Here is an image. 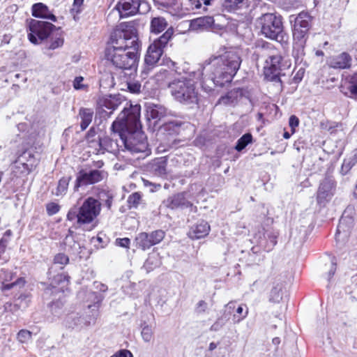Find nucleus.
<instances>
[{"instance_id":"e433bc0d","label":"nucleus","mask_w":357,"mask_h":357,"mask_svg":"<svg viewBox=\"0 0 357 357\" xmlns=\"http://www.w3.org/2000/svg\"><path fill=\"white\" fill-rule=\"evenodd\" d=\"M245 0H225L223 6L228 11H233L245 4Z\"/></svg>"},{"instance_id":"13d9d810","label":"nucleus","mask_w":357,"mask_h":357,"mask_svg":"<svg viewBox=\"0 0 357 357\" xmlns=\"http://www.w3.org/2000/svg\"><path fill=\"white\" fill-rule=\"evenodd\" d=\"M243 311H244V308H243V305H239L238 307V308L236 309V313L241 315L238 319V320H237L238 322L240 321L241 320H242L243 319H244L245 317H246V316L248 315V309H246L245 313L243 314Z\"/></svg>"},{"instance_id":"a211bd4d","label":"nucleus","mask_w":357,"mask_h":357,"mask_svg":"<svg viewBox=\"0 0 357 357\" xmlns=\"http://www.w3.org/2000/svg\"><path fill=\"white\" fill-rule=\"evenodd\" d=\"M354 207L349 206L343 212L337 228L336 235L341 233L347 234L354 225Z\"/></svg>"},{"instance_id":"aec40b11","label":"nucleus","mask_w":357,"mask_h":357,"mask_svg":"<svg viewBox=\"0 0 357 357\" xmlns=\"http://www.w3.org/2000/svg\"><path fill=\"white\" fill-rule=\"evenodd\" d=\"M352 57L347 52H342L341 54L332 56L328 65L334 69H349L351 66Z\"/></svg>"},{"instance_id":"f8f14e48","label":"nucleus","mask_w":357,"mask_h":357,"mask_svg":"<svg viewBox=\"0 0 357 357\" xmlns=\"http://www.w3.org/2000/svg\"><path fill=\"white\" fill-rule=\"evenodd\" d=\"M107 176V172L102 170L93 169L86 172L80 170L77 176L74 190L77 191L79 188L84 185L95 184L102 181Z\"/></svg>"},{"instance_id":"a878e982","label":"nucleus","mask_w":357,"mask_h":357,"mask_svg":"<svg viewBox=\"0 0 357 357\" xmlns=\"http://www.w3.org/2000/svg\"><path fill=\"white\" fill-rule=\"evenodd\" d=\"M149 169L155 176H165L167 174V160L165 158L154 160L149 165Z\"/></svg>"},{"instance_id":"79ce46f5","label":"nucleus","mask_w":357,"mask_h":357,"mask_svg":"<svg viewBox=\"0 0 357 357\" xmlns=\"http://www.w3.org/2000/svg\"><path fill=\"white\" fill-rule=\"evenodd\" d=\"M31 332L28 330L22 329L17 335V338L21 343H26L31 339Z\"/></svg>"},{"instance_id":"69168bd1","label":"nucleus","mask_w":357,"mask_h":357,"mask_svg":"<svg viewBox=\"0 0 357 357\" xmlns=\"http://www.w3.org/2000/svg\"><path fill=\"white\" fill-rule=\"evenodd\" d=\"M217 346H218V344H216L215 342H211L209 344V347H208V350L213 351L215 349H216Z\"/></svg>"},{"instance_id":"58836bf2","label":"nucleus","mask_w":357,"mask_h":357,"mask_svg":"<svg viewBox=\"0 0 357 357\" xmlns=\"http://www.w3.org/2000/svg\"><path fill=\"white\" fill-rule=\"evenodd\" d=\"M141 335L144 342H150L153 337L152 327L149 325H144L142 328Z\"/></svg>"},{"instance_id":"473e14b6","label":"nucleus","mask_w":357,"mask_h":357,"mask_svg":"<svg viewBox=\"0 0 357 357\" xmlns=\"http://www.w3.org/2000/svg\"><path fill=\"white\" fill-rule=\"evenodd\" d=\"M252 135L251 133L248 132L241 136L236 142L235 149L241 152L243 151L248 144L252 143Z\"/></svg>"},{"instance_id":"c85d7f7f","label":"nucleus","mask_w":357,"mask_h":357,"mask_svg":"<svg viewBox=\"0 0 357 357\" xmlns=\"http://www.w3.org/2000/svg\"><path fill=\"white\" fill-rule=\"evenodd\" d=\"M357 163V149H355L351 155L345 158L341 167L340 173L342 175L347 174L351 168Z\"/></svg>"},{"instance_id":"20e7f679","label":"nucleus","mask_w":357,"mask_h":357,"mask_svg":"<svg viewBox=\"0 0 357 357\" xmlns=\"http://www.w3.org/2000/svg\"><path fill=\"white\" fill-rule=\"evenodd\" d=\"M203 76V71L199 69L197 72L192 71L188 77H182L169 82L168 87L174 99L186 105H197L199 97L195 79H199Z\"/></svg>"},{"instance_id":"5fc2aeb1","label":"nucleus","mask_w":357,"mask_h":357,"mask_svg":"<svg viewBox=\"0 0 357 357\" xmlns=\"http://www.w3.org/2000/svg\"><path fill=\"white\" fill-rule=\"evenodd\" d=\"M83 80L84 78L82 77H76L73 82L74 88L77 90L83 89L84 88V85L82 84Z\"/></svg>"},{"instance_id":"a19ab883","label":"nucleus","mask_w":357,"mask_h":357,"mask_svg":"<svg viewBox=\"0 0 357 357\" xmlns=\"http://www.w3.org/2000/svg\"><path fill=\"white\" fill-rule=\"evenodd\" d=\"M12 234L11 230L8 229L4 232L3 237L0 239V254L5 252L9 238L11 236Z\"/></svg>"},{"instance_id":"b1692460","label":"nucleus","mask_w":357,"mask_h":357,"mask_svg":"<svg viewBox=\"0 0 357 357\" xmlns=\"http://www.w3.org/2000/svg\"><path fill=\"white\" fill-rule=\"evenodd\" d=\"M214 22L215 20L213 17L204 16L192 20L190 25L194 29H206L208 28L215 29L216 26L220 29H222L219 25H215Z\"/></svg>"},{"instance_id":"bf43d9fd","label":"nucleus","mask_w":357,"mask_h":357,"mask_svg":"<svg viewBox=\"0 0 357 357\" xmlns=\"http://www.w3.org/2000/svg\"><path fill=\"white\" fill-rule=\"evenodd\" d=\"M335 271H336V264L333 261L331 264V268L328 273V278L327 279L328 281H330L331 279L333 278Z\"/></svg>"},{"instance_id":"3c124183","label":"nucleus","mask_w":357,"mask_h":357,"mask_svg":"<svg viewBox=\"0 0 357 357\" xmlns=\"http://www.w3.org/2000/svg\"><path fill=\"white\" fill-rule=\"evenodd\" d=\"M128 88L131 93H137L140 91L141 84L137 82H129L128 83Z\"/></svg>"},{"instance_id":"de8ad7c7","label":"nucleus","mask_w":357,"mask_h":357,"mask_svg":"<svg viewBox=\"0 0 357 357\" xmlns=\"http://www.w3.org/2000/svg\"><path fill=\"white\" fill-rule=\"evenodd\" d=\"M60 206L54 202L48 203L46 205L47 213L49 215H53L59 211Z\"/></svg>"},{"instance_id":"4468645a","label":"nucleus","mask_w":357,"mask_h":357,"mask_svg":"<svg viewBox=\"0 0 357 357\" xmlns=\"http://www.w3.org/2000/svg\"><path fill=\"white\" fill-rule=\"evenodd\" d=\"M112 131L111 137H98L97 146L98 149H96L98 153H104L105 151H107L113 154H117L120 151H123V145L120 142L119 137L117 134L114 136V131L112 130Z\"/></svg>"},{"instance_id":"2f4dec72","label":"nucleus","mask_w":357,"mask_h":357,"mask_svg":"<svg viewBox=\"0 0 357 357\" xmlns=\"http://www.w3.org/2000/svg\"><path fill=\"white\" fill-rule=\"evenodd\" d=\"M122 100H125L123 97L117 95V96H110L109 98H107L104 101V106L112 111L109 112V114L112 113V112L116 109L119 105L122 103Z\"/></svg>"},{"instance_id":"49530a36","label":"nucleus","mask_w":357,"mask_h":357,"mask_svg":"<svg viewBox=\"0 0 357 357\" xmlns=\"http://www.w3.org/2000/svg\"><path fill=\"white\" fill-rule=\"evenodd\" d=\"M84 3V0H74L73 3V7L70 9V13L73 15H77L82 11V6Z\"/></svg>"},{"instance_id":"423d86ee","label":"nucleus","mask_w":357,"mask_h":357,"mask_svg":"<svg viewBox=\"0 0 357 357\" xmlns=\"http://www.w3.org/2000/svg\"><path fill=\"white\" fill-rule=\"evenodd\" d=\"M261 35L279 43H284L288 36L284 31L282 17L273 13H266L257 19Z\"/></svg>"},{"instance_id":"393cba45","label":"nucleus","mask_w":357,"mask_h":357,"mask_svg":"<svg viewBox=\"0 0 357 357\" xmlns=\"http://www.w3.org/2000/svg\"><path fill=\"white\" fill-rule=\"evenodd\" d=\"M168 26L169 24L165 17H153L150 22V31L151 33L158 34L165 30L167 31L169 29Z\"/></svg>"},{"instance_id":"a18cd8bd","label":"nucleus","mask_w":357,"mask_h":357,"mask_svg":"<svg viewBox=\"0 0 357 357\" xmlns=\"http://www.w3.org/2000/svg\"><path fill=\"white\" fill-rule=\"evenodd\" d=\"M227 319L225 317H219L215 323L211 326L210 330L211 331H220L226 324Z\"/></svg>"},{"instance_id":"6ab92c4d","label":"nucleus","mask_w":357,"mask_h":357,"mask_svg":"<svg viewBox=\"0 0 357 357\" xmlns=\"http://www.w3.org/2000/svg\"><path fill=\"white\" fill-rule=\"evenodd\" d=\"M146 116L149 121H153V125L162 120L167 114V109L161 105L149 103L146 105Z\"/></svg>"},{"instance_id":"680f3d73","label":"nucleus","mask_w":357,"mask_h":357,"mask_svg":"<svg viewBox=\"0 0 357 357\" xmlns=\"http://www.w3.org/2000/svg\"><path fill=\"white\" fill-rule=\"evenodd\" d=\"M192 9H199L202 6L201 0H189Z\"/></svg>"},{"instance_id":"0eeeda50","label":"nucleus","mask_w":357,"mask_h":357,"mask_svg":"<svg viewBox=\"0 0 357 357\" xmlns=\"http://www.w3.org/2000/svg\"><path fill=\"white\" fill-rule=\"evenodd\" d=\"M313 17L305 11H302L297 15L289 16V22L292 25V33L294 41L306 43L310 30L312 26Z\"/></svg>"},{"instance_id":"9d476101","label":"nucleus","mask_w":357,"mask_h":357,"mask_svg":"<svg viewBox=\"0 0 357 357\" xmlns=\"http://www.w3.org/2000/svg\"><path fill=\"white\" fill-rule=\"evenodd\" d=\"M37 165L34 155L28 151H23L15 160L13 172L17 177L26 176L29 174Z\"/></svg>"},{"instance_id":"ddd939ff","label":"nucleus","mask_w":357,"mask_h":357,"mask_svg":"<svg viewBox=\"0 0 357 357\" xmlns=\"http://www.w3.org/2000/svg\"><path fill=\"white\" fill-rule=\"evenodd\" d=\"M335 182L331 176L325 177L319 183L317 192V202L319 206H324L331 201L335 194Z\"/></svg>"},{"instance_id":"9b49d317","label":"nucleus","mask_w":357,"mask_h":357,"mask_svg":"<svg viewBox=\"0 0 357 357\" xmlns=\"http://www.w3.org/2000/svg\"><path fill=\"white\" fill-rule=\"evenodd\" d=\"M165 236V232L162 229H158L151 233L141 232L138 234L135 241L138 248L146 250L160 243Z\"/></svg>"},{"instance_id":"4d7b16f0","label":"nucleus","mask_w":357,"mask_h":357,"mask_svg":"<svg viewBox=\"0 0 357 357\" xmlns=\"http://www.w3.org/2000/svg\"><path fill=\"white\" fill-rule=\"evenodd\" d=\"M68 280H69V276L66 275L63 273H61V274H58L57 275H56L54 277V282L56 283V284H59V283L65 282V281H66L68 282Z\"/></svg>"},{"instance_id":"cd10ccee","label":"nucleus","mask_w":357,"mask_h":357,"mask_svg":"<svg viewBox=\"0 0 357 357\" xmlns=\"http://www.w3.org/2000/svg\"><path fill=\"white\" fill-rule=\"evenodd\" d=\"M243 96V89L241 88H236L229 91L225 96L220 98V102L229 105L234 103L237 101L238 98Z\"/></svg>"},{"instance_id":"1a4fd4ad","label":"nucleus","mask_w":357,"mask_h":357,"mask_svg":"<svg viewBox=\"0 0 357 357\" xmlns=\"http://www.w3.org/2000/svg\"><path fill=\"white\" fill-rule=\"evenodd\" d=\"M56 26L48 22L31 19L27 22L26 31L28 38L33 44H39L49 38Z\"/></svg>"},{"instance_id":"5701e85b","label":"nucleus","mask_w":357,"mask_h":357,"mask_svg":"<svg viewBox=\"0 0 357 357\" xmlns=\"http://www.w3.org/2000/svg\"><path fill=\"white\" fill-rule=\"evenodd\" d=\"M208 70H210V75L208 77H202V89L208 93L212 91L215 86H224L227 83H222L220 84V82H218V79L215 78L216 75L214 73V69L211 66H208Z\"/></svg>"},{"instance_id":"72a5a7b5","label":"nucleus","mask_w":357,"mask_h":357,"mask_svg":"<svg viewBox=\"0 0 357 357\" xmlns=\"http://www.w3.org/2000/svg\"><path fill=\"white\" fill-rule=\"evenodd\" d=\"M282 284H277L275 286H274L269 294V301L273 303H278L282 298Z\"/></svg>"},{"instance_id":"c756f323","label":"nucleus","mask_w":357,"mask_h":357,"mask_svg":"<svg viewBox=\"0 0 357 357\" xmlns=\"http://www.w3.org/2000/svg\"><path fill=\"white\" fill-rule=\"evenodd\" d=\"M278 236L279 232L275 230L267 231L264 234V237L266 240V244L264 245V249L266 251L269 252L273 249L278 243L277 239Z\"/></svg>"},{"instance_id":"052dcab7","label":"nucleus","mask_w":357,"mask_h":357,"mask_svg":"<svg viewBox=\"0 0 357 357\" xmlns=\"http://www.w3.org/2000/svg\"><path fill=\"white\" fill-rule=\"evenodd\" d=\"M94 285L96 289H98L100 291L105 292L107 290V286L101 282H95Z\"/></svg>"},{"instance_id":"c9c22d12","label":"nucleus","mask_w":357,"mask_h":357,"mask_svg":"<svg viewBox=\"0 0 357 357\" xmlns=\"http://www.w3.org/2000/svg\"><path fill=\"white\" fill-rule=\"evenodd\" d=\"M70 180V177H63L59 181L57 188L54 192L56 196L63 195L66 193Z\"/></svg>"},{"instance_id":"4c0bfd02","label":"nucleus","mask_w":357,"mask_h":357,"mask_svg":"<svg viewBox=\"0 0 357 357\" xmlns=\"http://www.w3.org/2000/svg\"><path fill=\"white\" fill-rule=\"evenodd\" d=\"M142 200V194L136 192L132 193L128 198V204L130 208H137Z\"/></svg>"},{"instance_id":"7c9ffc66","label":"nucleus","mask_w":357,"mask_h":357,"mask_svg":"<svg viewBox=\"0 0 357 357\" xmlns=\"http://www.w3.org/2000/svg\"><path fill=\"white\" fill-rule=\"evenodd\" d=\"M49 37L50 38V42L48 45L47 49L55 50L63 45V38L59 31V29L56 27V30L52 31V33H51V35Z\"/></svg>"},{"instance_id":"603ef678","label":"nucleus","mask_w":357,"mask_h":357,"mask_svg":"<svg viewBox=\"0 0 357 357\" xmlns=\"http://www.w3.org/2000/svg\"><path fill=\"white\" fill-rule=\"evenodd\" d=\"M349 95L348 96L357 100V84H352L348 86Z\"/></svg>"},{"instance_id":"09e8293b","label":"nucleus","mask_w":357,"mask_h":357,"mask_svg":"<svg viewBox=\"0 0 357 357\" xmlns=\"http://www.w3.org/2000/svg\"><path fill=\"white\" fill-rule=\"evenodd\" d=\"M208 308V304L204 301H199L196 305L195 311L197 314L204 313Z\"/></svg>"},{"instance_id":"e2e57ef3","label":"nucleus","mask_w":357,"mask_h":357,"mask_svg":"<svg viewBox=\"0 0 357 357\" xmlns=\"http://www.w3.org/2000/svg\"><path fill=\"white\" fill-rule=\"evenodd\" d=\"M181 125V123H177V122H174V121H170V122H169V123L167 124V127L168 128H171L174 127V126H175V127H176V128H178V127H179Z\"/></svg>"},{"instance_id":"f3484780","label":"nucleus","mask_w":357,"mask_h":357,"mask_svg":"<svg viewBox=\"0 0 357 357\" xmlns=\"http://www.w3.org/2000/svg\"><path fill=\"white\" fill-rule=\"evenodd\" d=\"M146 4L141 0H121L116 6L120 13L121 17L134 15L137 13H142L140 7Z\"/></svg>"},{"instance_id":"0e129e2a","label":"nucleus","mask_w":357,"mask_h":357,"mask_svg":"<svg viewBox=\"0 0 357 357\" xmlns=\"http://www.w3.org/2000/svg\"><path fill=\"white\" fill-rule=\"evenodd\" d=\"M73 248L75 250V252H79V250L80 249V245L77 242H74Z\"/></svg>"},{"instance_id":"2eb2a0df","label":"nucleus","mask_w":357,"mask_h":357,"mask_svg":"<svg viewBox=\"0 0 357 357\" xmlns=\"http://www.w3.org/2000/svg\"><path fill=\"white\" fill-rule=\"evenodd\" d=\"M266 60V66H264V76L268 81L281 82V61L282 56L279 54H272Z\"/></svg>"},{"instance_id":"6e6552de","label":"nucleus","mask_w":357,"mask_h":357,"mask_svg":"<svg viewBox=\"0 0 357 357\" xmlns=\"http://www.w3.org/2000/svg\"><path fill=\"white\" fill-rule=\"evenodd\" d=\"M174 32L173 27L169 28L149 45L144 58L146 65L153 67L159 61L164 52V49L172 38Z\"/></svg>"},{"instance_id":"4be33fe9","label":"nucleus","mask_w":357,"mask_h":357,"mask_svg":"<svg viewBox=\"0 0 357 357\" xmlns=\"http://www.w3.org/2000/svg\"><path fill=\"white\" fill-rule=\"evenodd\" d=\"M32 15L38 18H44L56 21V17L53 15L49 10L48 7L43 3H36L31 8Z\"/></svg>"},{"instance_id":"f257e3e1","label":"nucleus","mask_w":357,"mask_h":357,"mask_svg":"<svg viewBox=\"0 0 357 357\" xmlns=\"http://www.w3.org/2000/svg\"><path fill=\"white\" fill-rule=\"evenodd\" d=\"M141 45L132 22L121 23L111 33L105 58L116 68L136 71Z\"/></svg>"},{"instance_id":"bb28decb","label":"nucleus","mask_w":357,"mask_h":357,"mask_svg":"<svg viewBox=\"0 0 357 357\" xmlns=\"http://www.w3.org/2000/svg\"><path fill=\"white\" fill-rule=\"evenodd\" d=\"M93 109L91 108L81 107L79 110V116L81 119L80 128L83 131L87 128L93 117Z\"/></svg>"},{"instance_id":"37998d69","label":"nucleus","mask_w":357,"mask_h":357,"mask_svg":"<svg viewBox=\"0 0 357 357\" xmlns=\"http://www.w3.org/2000/svg\"><path fill=\"white\" fill-rule=\"evenodd\" d=\"M96 135V130L94 127H91L88 131L86 139L90 146H95L97 145V141L95 138Z\"/></svg>"},{"instance_id":"338daca9","label":"nucleus","mask_w":357,"mask_h":357,"mask_svg":"<svg viewBox=\"0 0 357 357\" xmlns=\"http://www.w3.org/2000/svg\"><path fill=\"white\" fill-rule=\"evenodd\" d=\"M215 0H201L205 6L212 5Z\"/></svg>"},{"instance_id":"774afa93","label":"nucleus","mask_w":357,"mask_h":357,"mask_svg":"<svg viewBox=\"0 0 357 357\" xmlns=\"http://www.w3.org/2000/svg\"><path fill=\"white\" fill-rule=\"evenodd\" d=\"M272 342L275 345H279L280 344V339L279 337H274L272 340Z\"/></svg>"},{"instance_id":"f03ea898","label":"nucleus","mask_w":357,"mask_h":357,"mask_svg":"<svg viewBox=\"0 0 357 357\" xmlns=\"http://www.w3.org/2000/svg\"><path fill=\"white\" fill-rule=\"evenodd\" d=\"M140 106L132 105L124 107L111 126L114 136L119 137L120 142L123 145V151L131 154L149 155L150 150L145 134L139 128L140 126Z\"/></svg>"},{"instance_id":"7ed1b4c3","label":"nucleus","mask_w":357,"mask_h":357,"mask_svg":"<svg viewBox=\"0 0 357 357\" xmlns=\"http://www.w3.org/2000/svg\"><path fill=\"white\" fill-rule=\"evenodd\" d=\"M242 62L241 52L231 49L218 56H211L205 60L201 69L204 71L208 66L214 69L215 78L220 84L230 83L238 72Z\"/></svg>"},{"instance_id":"412c9836","label":"nucleus","mask_w":357,"mask_h":357,"mask_svg":"<svg viewBox=\"0 0 357 357\" xmlns=\"http://www.w3.org/2000/svg\"><path fill=\"white\" fill-rule=\"evenodd\" d=\"M210 231V225L206 221L201 220L191 227L188 236L192 239H199L206 236Z\"/></svg>"},{"instance_id":"f704fd0d","label":"nucleus","mask_w":357,"mask_h":357,"mask_svg":"<svg viewBox=\"0 0 357 357\" xmlns=\"http://www.w3.org/2000/svg\"><path fill=\"white\" fill-rule=\"evenodd\" d=\"M305 43H299L295 41L292 55L295 58L296 62H301L305 55L304 45Z\"/></svg>"},{"instance_id":"864d4df0","label":"nucleus","mask_w":357,"mask_h":357,"mask_svg":"<svg viewBox=\"0 0 357 357\" xmlns=\"http://www.w3.org/2000/svg\"><path fill=\"white\" fill-rule=\"evenodd\" d=\"M130 243V240L128 238H116V244L120 247L128 248Z\"/></svg>"},{"instance_id":"c03bdc74","label":"nucleus","mask_w":357,"mask_h":357,"mask_svg":"<svg viewBox=\"0 0 357 357\" xmlns=\"http://www.w3.org/2000/svg\"><path fill=\"white\" fill-rule=\"evenodd\" d=\"M69 262L68 257L63 253H59L54 256V263L55 264H60L62 266L61 268L62 269L63 266L66 265Z\"/></svg>"},{"instance_id":"dca6fc26","label":"nucleus","mask_w":357,"mask_h":357,"mask_svg":"<svg viewBox=\"0 0 357 357\" xmlns=\"http://www.w3.org/2000/svg\"><path fill=\"white\" fill-rule=\"evenodd\" d=\"M163 204L167 208L172 210L190 208V211H197V206H193L192 203L185 198V192H180L169 197L163 202Z\"/></svg>"},{"instance_id":"ea45409f","label":"nucleus","mask_w":357,"mask_h":357,"mask_svg":"<svg viewBox=\"0 0 357 357\" xmlns=\"http://www.w3.org/2000/svg\"><path fill=\"white\" fill-rule=\"evenodd\" d=\"M25 283H26V281L23 278H19L13 282H10V283H8V284L3 283L2 289L3 290H10L15 287L22 288L24 286Z\"/></svg>"},{"instance_id":"6e6d98bb","label":"nucleus","mask_w":357,"mask_h":357,"mask_svg":"<svg viewBox=\"0 0 357 357\" xmlns=\"http://www.w3.org/2000/svg\"><path fill=\"white\" fill-rule=\"evenodd\" d=\"M110 357H133L131 352L126 349H122Z\"/></svg>"},{"instance_id":"8fccbe9b","label":"nucleus","mask_w":357,"mask_h":357,"mask_svg":"<svg viewBox=\"0 0 357 357\" xmlns=\"http://www.w3.org/2000/svg\"><path fill=\"white\" fill-rule=\"evenodd\" d=\"M289 125L291 129L292 133L295 132V128L299 125V119L295 115H292L289 117Z\"/></svg>"},{"instance_id":"39448f33","label":"nucleus","mask_w":357,"mask_h":357,"mask_svg":"<svg viewBox=\"0 0 357 357\" xmlns=\"http://www.w3.org/2000/svg\"><path fill=\"white\" fill-rule=\"evenodd\" d=\"M101 210V204L93 197H88L81 206H74L68 214V220L73 222L76 227L89 225L98 216Z\"/></svg>"}]
</instances>
